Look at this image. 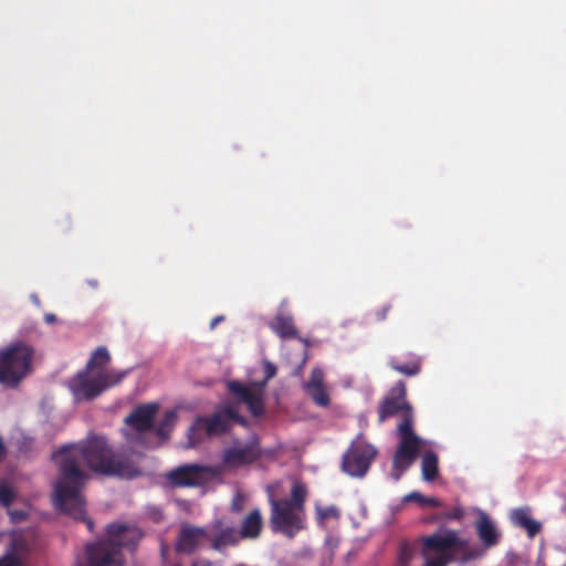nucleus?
Masks as SVG:
<instances>
[{"instance_id": "423d86ee", "label": "nucleus", "mask_w": 566, "mask_h": 566, "mask_svg": "<svg viewBox=\"0 0 566 566\" xmlns=\"http://www.w3.org/2000/svg\"><path fill=\"white\" fill-rule=\"evenodd\" d=\"M247 426L244 417L231 406H226L211 416H200L195 419L188 430L189 447H196L205 437H217L227 433L232 423Z\"/></svg>"}, {"instance_id": "f3484780", "label": "nucleus", "mask_w": 566, "mask_h": 566, "mask_svg": "<svg viewBox=\"0 0 566 566\" xmlns=\"http://www.w3.org/2000/svg\"><path fill=\"white\" fill-rule=\"evenodd\" d=\"M263 528V517L259 509L249 512L241 522L238 534L240 539H256Z\"/></svg>"}, {"instance_id": "6e6552de", "label": "nucleus", "mask_w": 566, "mask_h": 566, "mask_svg": "<svg viewBox=\"0 0 566 566\" xmlns=\"http://www.w3.org/2000/svg\"><path fill=\"white\" fill-rule=\"evenodd\" d=\"M159 410L156 402L136 406L124 419L129 430H123L126 441L133 446H142L146 449L155 448L157 444L148 441V436L154 428V421Z\"/></svg>"}, {"instance_id": "a211bd4d", "label": "nucleus", "mask_w": 566, "mask_h": 566, "mask_svg": "<svg viewBox=\"0 0 566 566\" xmlns=\"http://www.w3.org/2000/svg\"><path fill=\"white\" fill-rule=\"evenodd\" d=\"M270 327L281 338H298V333L291 315H275L274 319L270 323Z\"/></svg>"}, {"instance_id": "aec40b11", "label": "nucleus", "mask_w": 566, "mask_h": 566, "mask_svg": "<svg viewBox=\"0 0 566 566\" xmlns=\"http://www.w3.org/2000/svg\"><path fill=\"white\" fill-rule=\"evenodd\" d=\"M389 367L407 377L417 376L421 370V359L416 355H410L407 361L394 358L389 361Z\"/></svg>"}, {"instance_id": "412c9836", "label": "nucleus", "mask_w": 566, "mask_h": 566, "mask_svg": "<svg viewBox=\"0 0 566 566\" xmlns=\"http://www.w3.org/2000/svg\"><path fill=\"white\" fill-rule=\"evenodd\" d=\"M178 416L175 410L165 411L163 418L155 423L151 432L155 433L159 439L166 440L170 437V433L177 422Z\"/></svg>"}, {"instance_id": "f257e3e1", "label": "nucleus", "mask_w": 566, "mask_h": 566, "mask_svg": "<svg viewBox=\"0 0 566 566\" xmlns=\"http://www.w3.org/2000/svg\"><path fill=\"white\" fill-rule=\"evenodd\" d=\"M53 459L59 467V476L53 484L54 506L86 523L92 532L94 523L86 517L83 489L90 479L85 468L91 471L125 479L140 474L138 465L122 452H116L105 437L92 436L84 442L61 447Z\"/></svg>"}, {"instance_id": "39448f33", "label": "nucleus", "mask_w": 566, "mask_h": 566, "mask_svg": "<svg viewBox=\"0 0 566 566\" xmlns=\"http://www.w3.org/2000/svg\"><path fill=\"white\" fill-rule=\"evenodd\" d=\"M34 354V348L21 339L1 348L0 384L15 388L31 373Z\"/></svg>"}, {"instance_id": "e433bc0d", "label": "nucleus", "mask_w": 566, "mask_h": 566, "mask_svg": "<svg viewBox=\"0 0 566 566\" xmlns=\"http://www.w3.org/2000/svg\"><path fill=\"white\" fill-rule=\"evenodd\" d=\"M6 452H7V448H6V444H4V441H3L2 437L0 436V461L6 455Z\"/></svg>"}, {"instance_id": "ea45409f", "label": "nucleus", "mask_w": 566, "mask_h": 566, "mask_svg": "<svg viewBox=\"0 0 566 566\" xmlns=\"http://www.w3.org/2000/svg\"><path fill=\"white\" fill-rule=\"evenodd\" d=\"M90 284H91L93 287H97V285H98L97 281H90Z\"/></svg>"}, {"instance_id": "c9c22d12", "label": "nucleus", "mask_w": 566, "mask_h": 566, "mask_svg": "<svg viewBox=\"0 0 566 566\" xmlns=\"http://www.w3.org/2000/svg\"><path fill=\"white\" fill-rule=\"evenodd\" d=\"M44 322L48 323V324H53L56 322V316L52 313H46L44 315Z\"/></svg>"}, {"instance_id": "bb28decb", "label": "nucleus", "mask_w": 566, "mask_h": 566, "mask_svg": "<svg viewBox=\"0 0 566 566\" xmlns=\"http://www.w3.org/2000/svg\"><path fill=\"white\" fill-rule=\"evenodd\" d=\"M14 497L13 490L6 482H0V504L8 507Z\"/></svg>"}, {"instance_id": "4468645a", "label": "nucleus", "mask_w": 566, "mask_h": 566, "mask_svg": "<svg viewBox=\"0 0 566 566\" xmlns=\"http://www.w3.org/2000/svg\"><path fill=\"white\" fill-rule=\"evenodd\" d=\"M86 566H122L118 547L111 542L86 546Z\"/></svg>"}, {"instance_id": "473e14b6", "label": "nucleus", "mask_w": 566, "mask_h": 566, "mask_svg": "<svg viewBox=\"0 0 566 566\" xmlns=\"http://www.w3.org/2000/svg\"><path fill=\"white\" fill-rule=\"evenodd\" d=\"M18 558L13 555H7L0 559V566H17Z\"/></svg>"}, {"instance_id": "20e7f679", "label": "nucleus", "mask_w": 566, "mask_h": 566, "mask_svg": "<svg viewBox=\"0 0 566 566\" xmlns=\"http://www.w3.org/2000/svg\"><path fill=\"white\" fill-rule=\"evenodd\" d=\"M308 496L307 486L301 481H294L291 496L276 499L269 496L270 525L273 532L282 533L289 538L306 527L305 503Z\"/></svg>"}, {"instance_id": "72a5a7b5", "label": "nucleus", "mask_w": 566, "mask_h": 566, "mask_svg": "<svg viewBox=\"0 0 566 566\" xmlns=\"http://www.w3.org/2000/svg\"><path fill=\"white\" fill-rule=\"evenodd\" d=\"M391 311V305L387 304L382 306L381 310L376 312V318L378 321H385L387 318L388 313Z\"/></svg>"}, {"instance_id": "5701e85b", "label": "nucleus", "mask_w": 566, "mask_h": 566, "mask_svg": "<svg viewBox=\"0 0 566 566\" xmlns=\"http://www.w3.org/2000/svg\"><path fill=\"white\" fill-rule=\"evenodd\" d=\"M111 355L106 347H97L91 355L85 369L90 371L104 370L103 368L109 363Z\"/></svg>"}, {"instance_id": "7ed1b4c3", "label": "nucleus", "mask_w": 566, "mask_h": 566, "mask_svg": "<svg viewBox=\"0 0 566 566\" xmlns=\"http://www.w3.org/2000/svg\"><path fill=\"white\" fill-rule=\"evenodd\" d=\"M424 553H437L438 557L428 559L424 566H447L451 563L465 565L484 555V549L472 545L468 538L459 535L458 531L441 528L422 538Z\"/></svg>"}, {"instance_id": "4be33fe9", "label": "nucleus", "mask_w": 566, "mask_h": 566, "mask_svg": "<svg viewBox=\"0 0 566 566\" xmlns=\"http://www.w3.org/2000/svg\"><path fill=\"white\" fill-rule=\"evenodd\" d=\"M438 455L433 451H426L421 459V474L427 482L433 481L439 474Z\"/></svg>"}, {"instance_id": "0eeeda50", "label": "nucleus", "mask_w": 566, "mask_h": 566, "mask_svg": "<svg viewBox=\"0 0 566 566\" xmlns=\"http://www.w3.org/2000/svg\"><path fill=\"white\" fill-rule=\"evenodd\" d=\"M90 373V370L84 369L69 380V388L77 401L92 400L98 397L106 389L118 385L128 374V370H101L95 376H91Z\"/></svg>"}, {"instance_id": "58836bf2", "label": "nucleus", "mask_w": 566, "mask_h": 566, "mask_svg": "<svg viewBox=\"0 0 566 566\" xmlns=\"http://www.w3.org/2000/svg\"><path fill=\"white\" fill-rule=\"evenodd\" d=\"M401 556H402V558H409V555H408L406 546H403L402 549H401Z\"/></svg>"}, {"instance_id": "9d476101", "label": "nucleus", "mask_w": 566, "mask_h": 566, "mask_svg": "<svg viewBox=\"0 0 566 566\" xmlns=\"http://www.w3.org/2000/svg\"><path fill=\"white\" fill-rule=\"evenodd\" d=\"M210 548L223 553L228 547L238 546L241 542L238 528L226 516L218 517L207 525Z\"/></svg>"}, {"instance_id": "f8f14e48", "label": "nucleus", "mask_w": 566, "mask_h": 566, "mask_svg": "<svg viewBox=\"0 0 566 566\" xmlns=\"http://www.w3.org/2000/svg\"><path fill=\"white\" fill-rule=\"evenodd\" d=\"M212 469L201 464H184L166 475L170 485L175 488L199 486L208 481Z\"/></svg>"}, {"instance_id": "c85d7f7f", "label": "nucleus", "mask_w": 566, "mask_h": 566, "mask_svg": "<svg viewBox=\"0 0 566 566\" xmlns=\"http://www.w3.org/2000/svg\"><path fill=\"white\" fill-rule=\"evenodd\" d=\"M442 517L446 520L460 521L463 517V511L461 507H453L451 511L443 513Z\"/></svg>"}, {"instance_id": "f704fd0d", "label": "nucleus", "mask_w": 566, "mask_h": 566, "mask_svg": "<svg viewBox=\"0 0 566 566\" xmlns=\"http://www.w3.org/2000/svg\"><path fill=\"white\" fill-rule=\"evenodd\" d=\"M191 566H214V564L207 559H197L192 562Z\"/></svg>"}, {"instance_id": "9b49d317", "label": "nucleus", "mask_w": 566, "mask_h": 566, "mask_svg": "<svg viewBox=\"0 0 566 566\" xmlns=\"http://www.w3.org/2000/svg\"><path fill=\"white\" fill-rule=\"evenodd\" d=\"M269 379L264 378L260 382L254 384V389L241 384L238 380L229 381L228 389L241 402L245 403L250 412L254 417H260L264 413V387Z\"/></svg>"}, {"instance_id": "2f4dec72", "label": "nucleus", "mask_w": 566, "mask_h": 566, "mask_svg": "<svg viewBox=\"0 0 566 566\" xmlns=\"http://www.w3.org/2000/svg\"><path fill=\"white\" fill-rule=\"evenodd\" d=\"M8 513L13 522H20L28 517L27 512L22 510H9Z\"/></svg>"}, {"instance_id": "a878e982", "label": "nucleus", "mask_w": 566, "mask_h": 566, "mask_svg": "<svg viewBox=\"0 0 566 566\" xmlns=\"http://www.w3.org/2000/svg\"><path fill=\"white\" fill-rule=\"evenodd\" d=\"M411 501H416L420 506H432V507H439L441 506V501L437 497L432 496H424L418 491H413L409 494H406L402 497L403 503H408Z\"/></svg>"}, {"instance_id": "6ab92c4d", "label": "nucleus", "mask_w": 566, "mask_h": 566, "mask_svg": "<svg viewBox=\"0 0 566 566\" xmlns=\"http://www.w3.org/2000/svg\"><path fill=\"white\" fill-rule=\"evenodd\" d=\"M515 525L526 530L530 537H534L541 531V524L533 520L527 509H516L512 513Z\"/></svg>"}, {"instance_id": "f03ea898", "label": "nucleus", "mask_w": 566, "mask_h": 566, "mask_svg": "<svg viewBox=\"0 0 566 566\" xmlns=\"http://www.w3.org/2000/svg\"><path fill=\"white\" fill-rule=\"evenodd\" d=\"M401 417L397 432L399 442L392 459L391 478L398 482L402 474L418 459L423 441L413 431V409L407 400V386L405 381H397L387 392L378 407V422Z\"/></svg>"}, {"instance_id": "7c9ffc66", "label": "nucleus", "mask_w": 566, "mask_h": 566, "mask_svg": "<svg viewBox=\"0 0 566 566\" xmlns=\"http://www.w3.org/2000/svg\"><path fill=\"white\" fill-rule=\"evenodd\" d=\"M317 515L319 521H324L333 515H336V509L334 507H325V509H318Z\"/></svg>"}, {"instance_id": "393cba45", "label": "nucleus", "mask_w": 566, "mask_h": 566, "mask_svg": "<svg viewBox=\"0 0 566 566\" xmlns=\"http://www.w3.org/2000/svg\"><path fill=\"white\" fill-rule=\"evenodd\" d=\"M311 399L319 407L329 406L331 399L325 386L303 387Z\"/></svg>"}, {"instance_id": "4c0bfd02", "label": "nucleus", "mask_w": 566, "mask_h": 566, "mask_svg": "<svg viewBox=\"0 0 566 566\" xmlns=\"http://www.w3.org/2000/svg\"><path fill=\"white\" fill-rule=\"evenodd\" d=\"M223 321V316H216L210 323V328H214L220 322Z\"/></svg>"}, {"instance_id": "2eb2a0df", "label": "nucleus", "mask_w": 566, "mask_h": 566, "mask_svg": "<svg viewBox=\"0 0 566 566\" xmlns=\"http://www.w3.org/2000/svg\"><path fill=\"white\" fill-rule=\"evenodd\" d=\"M208 541L207 526L185 524L181 526L176 542V551L181 554H193L202 543Z\"/></svg>"}, {"instance_id": "ddd939ff", "label": "nucleus", "mask_w": 566, "mask_h": 566, "mask_svg": "<svg viewBox=\"0 0 566 566\" xmlns=\"http://www.w3.org/2000/svg\"><path fill=\"white\" fill-rule=\"evenodd\" d=\"M261 457L258 441L234 446L223 450L222 465L224 468H240L255 462Z\"/></svg>"}, {"instance_id": "1a4fd4ad", "label": "nucleus", "mask_w": 566, "mask_h": 566, "mask_svg": "<svg viewBox=\"0 0 566 566\" xmlns=\"http://www.w3.org/2000/svg\"><path fill=\"white\" fill-rule=\"evenodd\" d=\"M377 449L360 439L354 440L342 458V470L353 476L363 478L368 472Z\"/></svg>"}, {"instance_id": "c756f323", "label": "nucleus", "mask_w": 566, "mask_h": 566, "mask_svg": "<svg viewBox=\"0 0 566 566\" xmlns=\"http://www.w3.org/2000/svg\"><path fill=\"white\" fill-rule=\"evenodd\" d=\"M263 370H264V374H265V377L266 379H272L275 375H276V366L269 361V360H264L263 361Z\"/></svg>"}, {"instance_id": "dca6fc26", "label": "nucleus", "mask_w": 566, "mask_h": 566, "mask_svg": "<svg viewBox=\"0 0 566 566\" xmlns=\"http://www.w3.org/2000/svg\"><path fill=\"white\" fill-rule=\"evenodd\" d=\"M475 531L485 549L499 544L501 535L485 512H480L479 520L475 523Z\"/></svg>"}, {"instance_id": "b1692460", "label": "nucleus", "mask_w": 566, "mask_h": 566, "mask_svg": "<svg viewBox=\"0 0 566 566\" xmlns=\"http://www.w3.org/2000/svg\"><path fill=\"white\" fill-rule=\"evenodd\" d=\"M126 530H127V527L123 524L112 523V524L107 525V528H106V532H107V535L109 538L97 541L94 544H98L102 542H111L112 544L116 545L119 551V558L123 562V555H122L123 544L120 543L119 537L122 534H124L126 532Z\"/></svg>"}, {"instance_id": "cd10ccee", "label": "nucleus", "mask_w": 566, "mask_h": 566, "mask_svg": "<svg viewBox=\"0 0 566 566\" xmlns=\"http://www.w3.org/2000/svg\"><path fill=\"white\" fill-rule=\"evenodd\" d=\"M324 386V371L319 367H315L311 371V376L308 381H306L303 387H316Z\"/></svg>"}]
</instances>
